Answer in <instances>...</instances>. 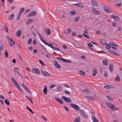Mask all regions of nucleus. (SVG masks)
<instances>
[{
	"mask_svg": "<svg viewBox=\"0 0 122 122\" xmlns=\"http://www.w3.org/2000/svg\"><path fill=\"white\" fill-rule=\"evenodd\" d=\"M89 100H94V98L92 97V96H85Z\"/></svg>",
	"mask_w": 122,
	"mask_h": 122,
	"instance_id": "obj_28",
	"label": "nucleus"
},
{
	"mask_svg": "<svg viewBox=\"0 0 122 122\" xmlns=\"http://www.w3.org/2000/svg\"><path fill=\"white\" fill-rule=\"evenodd\" d=\"M87 45L88 46V48L89 49H92L93 48V45L90 43L87 44Z\"/></svg>",
	"mask_w": 122,
	"mask_h": 122,
	"instance_id": "obj_27",
	"label": "nucleus"
},
{
	"mask_svg": "<svg viewBox=\"0 0 122 122\" xmlns=\"http://www.w3.org/2000/svg\"><path fill=\"white\" fill-rule=\"evenodd\" d=\"M25 97L27 99H28L30 101V100H31L32 99L31 98L29 97L26 96Z\"/></svg>",
	"mask_w": 122,
	"mask_h": 122,
	"instance_id": "obj_58",
	"label": "nucleus"
},
{
	"mask_svg": "<svg viewBox=\"0 0 122 122\" xmlns=\"http://www.w3.org/2000/svg\"><path fill=\"white\" fill-rule=\"evenodd\" d=\"M70 106L72 107L74 109L76 110H79L80 109L79 107L75 104H70Z\"/></svg>",
	"mask_w": 122,
	"mask_h": 122,
	"instance_id": "obj_6",
	"label": "nucleus"
},
{
	"mask_svg": "<svg viewBox=\"0 0 122 122\" xmlns=\"http://www.w3.org/2000/svg\"><path fill=\"white\" fill-rule=\"evenodd\" d=\"M42 117L43 118L45 121H47V120L46 118L44 116H42Z\"/></svg>",
	"mask_w": 122,
	"mask_h": 122,
	"instance_id": "obj_60",
	"label": "nucleus"
},
{
	"mask_svg": "<svg viewBox=\"0 0 122 122\" xmlns=\"http://www.w3.org/2000/svg\"><path fill=\"white\" fill-rule=\"evenodd\" d=\"M55 85H51L50 86V88H52L55 87Z\"/></svg>",
	"mask_w": 122,
	"mask_h": 122,
	"instance_id": "obj_61",
	"label": "nucleus"
},
{
	"mask_svg": "<svg viewBox=\"0 0 122 122\" xmlns=\"http://www.w3.org/2000/svg\"><path fill=\"white\" fill-rule=\"evenodd\" d=\"M5 102L7 105H9V100L7 99H5Z\"/></svg>",
	"mask_w": 122,
	"mask_h": 122,
	"instance_id": "obj_38",
	"label": "nucleus"
},
{
	"mask_svg": "<svg viewBox=\"0 0 122 122\" xmlns=\"http://www.w3.org/2000/svg\"><path fill=\"white\" fill-rule=\"evenodd\" d=\"M100 42L103 44L105 45L106 43V41L104 40L101 39Z\"/></svg>",
	"mask_w": 122,
	"mask_h": 122,
	"instance_id": "obj_37",
	"label": "nucleus"
},
{
	"mask_svg": "<svg viewBox=\"0 0 122 122\" xmlns=\"http://www.w3.org/2000/svg\"><path fill=\"white\" fill-rule=\"evenodd\" d=\"M65 92L67 94H71V93L68 92L67 90H66L65 91Z\"/></svg>",
	"mask_w": 122,
	"mask_h": 122,
	"instance_id": "obj_51",
	"label": "nucleus"
},
{
	"mask_svg": "<svg viewBox=\"0 0 122 122\" xmlns=\"http://www.w3.org/2000/svg\"><path fill=\"white\" fill-rule=\"evenodd\" d=\"M21 15L19 14H18V16L17 17L16 19L17 20H18L19 19H20V16Z\"/></svg>",
	"mask_w": 122,
	"mask_h": 122,
	"instance_id": "obj_50",
	"label": "nucleus"
},
{
	"mask_svg": "<svg viewBox=\"0 0 122 122\" xmlns=\"http://www.w3.org/2000/svg\"><path fill=\"white\" fill-rule=\"evenodd\" d=\"M22 86L27 91L28 93H30V91L28 88L23 83L22 84Z\"/></svg>",
	"mask_w": 122,
	"mask_h": 122,
	"instance_id": "obj_15",
	"label": "nucleus"
},
{
	"mask_svg": "<svg viewBox=\"0 0 122 122\" xmlns=\"http://www.w3.org/2000/svg\"><path fill=\"white\" fill-rule=\"evenodd\" d=\"M104 70V69L103 68H100V72L101 73H102L103 72V70Z\"/></svg>",
	"mask_w": 122,
	"mask_h": 122,
	"instance_id": "obj_56",
	"label": "nucleus"
},
{
	"mask_svg": "<svg viewBox=\"0 0 122 122\" xmlns=\"http://www.w3.org/2000/svg\"><path fill=\"white\" fill-rule=\"evenodd\" d=\"M92 11L94 14L97 15H99L98 12L94 8H93Z\"/></svg>",
	"mask_w": 122,
	"mask_h": 122,
	"instance_id": "obj_21",
	"label": "nucleus"
},
{
	"mask_svg": "<svg viewBox=\"0 0 122 122\" xmlns=\"http://www.w3.org/2000/svg\"><path fill=\"white\" fill-rule=\"evenodd\" d=\"M64 107L66 111H69V109L67 108L65 106H64Z\"/></svg>",
	"mask_w": 122,
	"mask_h": 122,
	"instance_id": "obj_52",
	"label": "nucleus"
},
{
	"mask_svg": "<svg viewBox=\"0 0 122 122\" xmlns=\"http://www.w3.org/2000/svg\"><path fill=\"white\" fill-rule=\"evenodd\" d=\"M115 80L117 81H120V77L118 75H117L115 78Z\"/></svg>",
	"mask_w": 122,
	"mask_h": 122,
	"instance_id": "obj_36",
	"label": "nucleus"
},
{
	"mask_svg": "<svg viewBox=\"0 0 122 122\" xmlns=\"http://www.w3.org/2000/svg\"><path fill=\"white\" fill-rule=\"evenodd\" d=\"M54 62L55 66L58 69H60L61 68V66L59 65L58 63L55 60L54 61Z\"/></svg>",
	"mask_w": 122,
	"mask_h": 122,
	"instance_id": "obj_18",
	"label": "nucleus"
},
{
	"mask_svg": "<svg viewBox=\"0 0 122 122\" xmlns=\"http://www.w3.org/2000/svg\"><path fill=\"white\" fill-rule=\"evenodd\" d=\"M109 43L111 46H114L115 44L114 43H113L112 42H110Z\"/></svg>",
	"mask_w": 122,
	"mask_h": 122,
	"instance_id": "obj_45",
	"label": "nucleus"
},
{
	"mask_svg": "<svg viewBox=\"0 0 122 122\" xmlns=\"http://www.w3.org/2000/svg\"><path fill=\"white\" fill-rule=\"evenodd\" d=\"M109 66L110 71L111 72H112L113 71V65L112 64L110 63L109 65Z\"/></svg>",
	"mask_w": 122,
	"mask_h": 122,
	"instance_id": "obj_13",
	"label": "nucleus"
},
{
	"mask_svg": "<svg viewBox=\"0 0 122 122\" xmlns=\"http://www.w3.org/2000/svg\"><path fill=\"white\" fill-rule=\"evenodd\" d=\"M25 10V9L23 8H21L20 10L19 13V14L21 15V14Z\"/></svg>",
	"mask_w": 122,
	"mask_h": 122,
	"instance_id": "obj_33",
	"label": "nucleus"
},
{
	"mask_svg": "<svg viewBox=\"0 0 122 122\" xmlns=\"http://www.w3.org/2000/svg\"><path fill=\"white\" fill-rule=\"evenodd\" d=\"M79 73L81 75L83 76H84L85 75V72L83 71H79Z\"/></svg>",
	"mask_w": 122,
	"mask_h": 122,
	"instance_id": "obj_41",
	"label": "nucleus"
},
{
	"mask_svg": "<svg viewBox=\"0 0 122 122\" xmlns=\"http://www.w3.org/2000/svg\"><path fill=\"white\" fill-rule=\"evenodd\" d=\"M79 19V17H76L74 20V21L75 22H77V21Z\"/></svg>",
	"mask_w": 122,
	"mask_h": 122,
	"instance_id": "obj_47",
	"label": "nucleus"
},
{
	"mask_svg": "<svg viewBox=\"0 0 122 122\" xmlns=\"http://www.w3.org/2000/svg\"><path fill=\"white\" fill-rule=\"evenodd\" d=\"M106 104L107 106L111 109H112L114 110H115L117 109V107L110 102H106Z\"/></svg>",
	"mask_w": 122,
	"mask_h": 122,
	"instance_id": "obj_2",
	"label": "nucleus"
},
{
	"mask_svg": "<svg viewBox=\"0 0 122 122\" xmlns=\"http://www.w3.org/2000/svg\"><path fill=\"white\" fill-rule=\"evenodd\" d=\"M36 11H33L30 12L27 15L28 17H31L35 15H36Z\"/></svg>",
	"mask_w": 122,
	"mask_h": 122,
	"instance_id": "obj_9",
	"label": "nucleus"
},
{
	"mask_svg": "<svg viewBox=\"0 0 122 122\" xmlns=\"http://www.w3.org/2000/svg\"><path fill=\"white\" fill-rule=\"evenodd\" d=\"M74 5L78 7H82L83 6L82 4L81 3H76L74 4Z\"/></svg>",
	"mask_w": 122,
	"mask_h": 122,
	"instance_id": "obj_34",
	"label": "nucleus"
},
{
	"mask_svg": "<svg viewBox=\"0 0 122 122\" xmlns=\"http://www.w3.org/2000/svg\"><path fill=\"white\" fill-rule=\"evenodd\" d=\"M55 99L58 102L61 104H62L63 103V102L59 98L56 97H55Z\"/></svg>",
	"mask_w": 122,
	"mask_h": 122,
	"instance_id": "obj_14",
	"label": "nucleus"
},
{
	"mask_svg": "<svg viewBox=\"0 0 122 122\" xmlns=\"http://www.w3.org/2000/svg\"><path fill=\"white\" fill-rule=\"evenodd\" d=\"M32 71L34 73L38 74H39L40 72L38 69L36 68H34L32 70Z\"/></svg>",
	"mask_w": 122,
	"mask_h": 122,
	"instance_id": "obj_12",
	"label": "nucleus"
},
{
	"mask_svg": "<svg viewBox=\"0 0 122 122\" xmlns=\"http://www.w3.org/2000/svg\"><path fill=\"white\" fill-rule=\"evenodd\" d=\"M41 72L44 75L47 76H48L50 75V74L49 73L47 72L46 71H43L42 70H41Z\"/></svg>",
	"mask_w": 122,
	"mask_h": 122,
	"instance_id": "obj_19",
	"label": "nucleus"
},
{
	"mask_svg": "<svg viewBox=\"0 0 122 122\" xmlns=\"http://www.w3.org/2000/svg\"><path fill=\"white\" fill-rule=\"evenodd\" d=\"M32 41V39L31 38H30L28 40V44H30L31 42Z\"/></svg>",
	"mask_w": 122,
	"mask_h": 122,
	"instance_id": "obj_46",
	"label": "nucleus"
},
{
	"mask_svg": "<svg viewBox=\"0 0 122 122\" xmlns=\"http://www.w3.org/2000/svg\"><path fill=\"white\" fill-rule=\"evenodd\" d=\"M61 98L63 99L66 102L69 103L71 102V100L69 98H67L63 96Z\"/></svg>",
	"mask_w": 122,
	"mask_h": 122,
	"instance_id": "obj_8",
	"label": "nucleus"
},
{
	"mask_svg": "<svg viewBox=\"0 0 122 122\" xmlns=\"http://www.w3.org/2000/svg\"><path fill=\"white\" fill-rule=\"evenodd\" d=\"M106 97H107V99L110 101H111L113 99L111 96H106Z\"/></svg>",
	"mask_w": 122,
	"mask_h": 122,
	"instance_id": "obj_40",
	"label": "nucleus"
},
{
	"mask_svg": "<svg viewBox=\"0 0 122 122\" xmlns=\"http://www.w3.org/2000/svg\"><path fill=\"white\" fill-rule=\"evenodd\" d=\"M92 119L93 122H99L96 119V117L93 116H92Z\"/></svg>",
	"mask_w": 122,
	"mask_h": 122,
	"instance_id": "obj_25",
	"label": "nucleus"
},
{
	"mask_svg": "<svg viewBox=\"0 0 122 122\" xmlns=\"http://www.w3.org/2000/svg\"><path fill=\"white\" fill-rule=\"evenodd\" d=\"M104 10L106 12L108 13L112 12L111 10L110 9L109 7L107 6H105L103 7Z\"/></svg>",
	"mask_w": 122,
	"mask_h": 122,
	"instance_id": "obj_4",
	"label": "nucleus"
},
{
	"mask_svg": "<svg viewBox=\"0 0 122 122\" xmlns=\"http://www.w3.org/2000/svg\"><path fill=\"white\" fill-rule=\"evenodd\" d=\"M71 13L72 15H74L75 13V11H72L71 12Z\"/></svg>",
	"mask_w": 122,
	"mask_h": 122,
	"instance_id": "obj_62",
	"label": "nucleus"
},
{
	"mask_svg": "<svg viewBox=\"0 0 122 122\" xmlns=\"http://www.w3.org/2000/svg\"><path fill=\"white\" fill-rule=\"evenodd\" d=\"M47 30H46V29H44V30L46 32V34L47 35H49L50 34V30L48 28L47 29Z\"/></svg>",
	"mask_w": 122,
	"mask_h": 122,
	"instance_id": "obj_20",
	"label": "nucleus"
},
{
	"mask_svg": "<svg viewBox=\"0 0 122 122\" xmlns=\"http://www.w3.org/2000/svg\"><path fill=\"white\" fill-rule=\"evenodd\" d=\"M56 58L60 60L61 61L65 62L70 63L71 62V61L65 59H64L63 58L59 57H57Z\"/></svg>",
	"mask_w": 122,
	"mask_h": 122,
	"instance_id": "obj_7",
	"label": "nucleus"
},
{
	"mask_svg": "<svg viewBox=\"0 0 122 122\" xmlns=\"http://www.w3.org/2000/svg\"><path fill=\"white\" fill-rule=\"evenodd\" d=\"M64 86L66 87L67 88H69V86L67 84H64Z\"/></svg>",
	"mask_w": 122,
	"mask_h": 122,
	"instance_id": "obj_59",
	"label": "nucleus"
},
{
	"mask_svg": "<svg viewBox=\"0 0 122 122\" xmlns=\"http://www.w3.org/2000/svg\"><path fill=\"white\" fill-rule=\"evenodd\" d=\"M10 40L9 42V45L11 47H12L15 45V43L11 38H10Z\"/></svg>",
	"mask_w": 122,
	"mask_h": 122,
	"instance_id": "obj_5",
	"label": "nucleus"
},
{
	"mask_svg": "<svg viewBox=\"0 0 122 122\" xmlns=\"http://www.w3.org/2000/svg\"><path fill=\"white\" fill-rule=\"evenodd\" d=\"M81 114L82 116H84L85 117L87 118L88 116L87 113H85L84 111L82 110H81L80 111Z\"/></svg>",
	"mask_w": 122,
	"mask_h": 122,
	"instance_id": "obj_10",
	"label": "nucleus"
},
{
	"mask_svg": "<svg viewBox=\"0 0 122 122\" xmlns=\"http://www.w3.org/2000/svg\"><path fill=\"white\" fill-rule=\"evenodd\" d=\"M45 44H46V45H47V46H49V47H51L52 48V47H53V46L52 45H51V44H49V43H47V42H46L45 41L43 43Z\"/></svg>",
	"mask_w": 122,
	"mask_h": 122,
	"instance_id": "obj_30",
	"label": "nucleus"
},
{
	"mask_svg": "<svg viewBox=\"0 0 122 122\" xmlns=\"http://www.w3.org/2000/svg\"><path fill=\"white\" fill-rule=\"evenodd\" d=\"M110 46H111L110 45H109L108 43H107L106 44V48L107 49H109L111 47Z\"/></svg>",
	"mask_w": 122,
	"mask_h": 122,
	"instance_id": "obj_39",
	"label": "nucleus"
},
{
	"mask_svg": "<svg viewBox=\"0 0 122 122\" xmlns=\"http://www.w3.org/2000/svg\"><path fill=\"white\" fill-rule=\"evenodd\" d=\"M61 89V87L60 85H58L57 86V91L60 92Z\"/></svg>",
	"mask_w": 122,
	"mask_h": 122,
	"instance_id": "obj_29",
	"label": "nucleus"
},
{
	"mask_svg": "<svg viewBox=\"0 0 122 122\" xmlns=\"http://www.w3.org/2000/svg\"><path fill=\"white\" fill-rule=\"evenodd\" d=\"M104 88L108 89L113 88V87L111 85H107L104 86Z\"/></svg>",
	"mask_w": 122,
	"mask_h": 122,
	"instance_id": "obj_17",
	"label": "nucleus"
},
{
	"mask_svg": "<svg viewBox=\"0 0 122 122\" xmlns=\"http://www.w3.org/2000/svg\"><path fill=\"white\" fill-rule=\"evenodd\" d=\"M36 43V41L35 40H34L33 41V44L34 45H35Z\"/></svg>",
	"mask_w": 122,
	"mask_h": 122,
	"instance_id": "obj_54",
	"label": "nucleus"
},
{
	"mask_svg": "<svg viewBox=\"0 0 122 122\" xmlns=\"http://www.w3.org/2000/svg\"><path fill=\"white\" fill-rule=\"evenodd\" d=\"M11 79L13 82L14 84L16 86L18 89L22 93L23 92V91L22 89L20 88V86H19L16 81L14 79V78L12 77L11 78Z\"/></svg>",
	"mask_w": 122,
	"mask_h": 122,
	"instance_id": "obj_1",
	"label": "nucleus"
},
{
	"mask_svg": "<svg viewBox=\"0 0 122 122\" xmlns=\"http://www.w3.org/2000/svg\"><path fill=\"white\" fill-rule=\"evenodd\" d=\"M97 72V69L94 68L93 69V72H92V76H94L96 75Z\"/></svg>",
	"mask_w": 122,
	"mask_h": 122,
	"instance_id": "obj_23",
	"label": "nucleus"
},
{
	"mask_svg": "<svg viewBox=\"0 0 122 122\" xmlns=\"http://www.w3.org/2000/svg\"><path fill=\"white\" fill-rule=\"evenodd\" d=\"M72 35L73 36H75L76 35V33L75 31H73L72 33Z\"/></svg>",
	"mask_w": 122,
	"mask_h": 122,
	"instance_id": "obj_64",
	"label": "nucleus"
},
{
	"mask_svg": "<svg viewBox=\"0 0 122 122\" xmlns=\"http://www.w3.org/2000/svg\"><path fill=\"white\" fill-rule=\"evenodd\" d=\"M42 36L41 35H40V38L41 39V41L43 42H44L45 41H44L43 39L42 38Z\"/></svg>",
	"mask_w": 122,
	"mask_h": 122,
	"instance_id": "obj_48",
	"label": "nucleus"
},
{
	"mask_svg": "<svg viewBox=\"0 0 122 122\" xmlns=\"http://www.w3.org/2000/svg\"><path fill=\"white\" fill-rule=\"evenodd\" d=\"M104 76H105L106 77H107L108 76V74L107 73H105L104 74Z\"/></svg>",
	"mask_w": 122,
	"mask_h": 122,
	"instance_id": "obj_63",
	"label": "nucleus"
},
{
	"mask_svg": "<svg viewBox=\"0 0 122 122\" xmlns=\"http://www.w3.org/2000/svg\"><path fill=\"white\" fill-rule=\"evenodd\" d=\"M91 4L93 7H97L98 3L96 1H92L91 2Z\"/></svg>",
	"mask_w": 122,
	"mask_h": 122,
	"instance_id": "obj_11",
	"label": "nucleus"
},
{
	"mask_svg": "<svg viewBox=\"0 0 122 122\" xmlns=\"http://www.w3.org/2000/svg\"><path fill=\"white\" fill-rule=\"evenodd\" d=\"M14 14L13 13L12 14L10 15L8 17L9 19L10 20H11L13 19L14 17Z\"/></svg>",
	"mask_w": 122,
	"mask_h": 122,
	"instance_id": "obj_22",
	"label": "nucleus"
},
{
	"mask_svg": "<svg viewBox=\"0 0 122 122\" xmlns=\"http://www.w3.org/2000/svg\"><path fill=\"white\" fill-rule=\"evenodd\" d=\"M8 53H7V51H6L5 52V56L6 57H7L8 56Z\"/></svg>",
	"mask_w": 122,
	"mask_h": 122,
	"instance_id": "obj_53",
	"label": "nucleus"
},
{
	"mask_svg": "<svg viewBox=\"0 0 122 122\" xmlns=\"http://www.w3.org/2000/svg\"><path fill=\"white\" fill-rule=\"evenodd\" d=\"M30 11V10H29L28 9L26 10L25 12V13L26 14L29 12Z\"/></svg>",
	"mask_w": 122,
	"mask_h": 122,
	"instance_id": "obj_57",
	"label": "nucleus"
},
{
	"mask_svg": "<svg viewBox=\"0 0 122 122\" xmlns=\"http://www.w3.org/2000/svg\"><path fill=\"white\" fill-rule=\"evenodd\" d=\"M21 34V31L20 30H19L16 33V35L18 37H20Z\"/></svg>",
	"mask_w": 122,
	"mask_h": 122,
	"instance_id": "obj_24",
	"label": "nucleus"
},
{
	"mask_svg": "<svg viewBox=\"0 0 122 122\" xmlns=\"http://www.w3.org/2000/svg\"><path fill=\"white\" fill-rule=\"evenodd\" d=\"M3 46L2 44L0 43V51H1L3 49Z\"/></svg>",
	"mask_w": 122,
	"mask_h": 122,
	"instance_id": "obj_42",
	"label": "nucleus"
},
{
	"mask_svg": "<svg viewBox=\"0 0 122 122\" xmlns=\"http://www.w3.org/2000/svg\"><path fill=\"white\" fill-rule=\"evenodd\" d=\"M104 65H107V61L106 59H104L102 61Z\"/></svg>",
	"mask_w": 122,
	"mask_h": 122,
	"instance_id": "obj_32",
	"label": "nucleus"
},
{
	"mask_svg": "<svg viewBox=\"0 0 122 122\" xmlns=\"http://www.w3.org/2000/svg\"><path fill=\"white\" fill-rule=\"evenodd\" d=\"M110 52H111L112 53H113V54L115 55H116V56H119V55L117 53H116L114 51L111 50H110Z\"/></svg>",
	"mask_w": 122,
	"mask_h": 122,
	"instance_id": "obj_31",
	"label": "nucleus"
},
{
	"mask_svg": "<svg viewBox=\"0 0 122 122\" xmlns=\"http://www.w3.org/2000/svg\"><path fill=\"white\" fill-rule=\"evenodd\" d=\"M43 92L45 94H46L47 93V89L46 86H44V88L43 90Z\"/></svg>",
	"mask_w": 122,
	"mask_h": 122,
	"instance_id": "obj_26",
	"label": "nucleus"
},
{
	"mask_svg": "<svg viewBox=\"0 0 122 122\" xmlns=\"http://www.w3.org/2000/svg\"><path fill=\"white\" fill-rule=\"evenodd\" d=\"M83 91L84 92H86L87 93L90 92V91L88 90L87 89L85 88L83 90Z\"/></svg>",
	"mask_w": 122,
	"mask_h": 122,
	"instance_id": "obj_44",
	"label": "nucleus"
},
{
	"mask_svg": "<svg viewBox=\"0 0 122 122\" xmlns=\"http://www.w3.org/2000/svg\"><path fill=\"white\" fill-rule=\"evenodd\" d=\"M83 32L84 33L82 34V35L85 37L89 38V37L86 35H88V30L87 28L85 27L84 29Z\"/></svg>",
	"mask_w": 122,
	"mask_h": 122,
	"instance_id": "obj_3",
	"label": "nucleus"
},
{
	"mask_svg": "<svg viewBox=\"0 0 122 122\" xmlns=\"http://www.w3.org/2000/svg\"><path fill=\"white\" fill-rule=\"evenodd\" d=\"M74 122H81L80 118H76L74 120Z\"/></svg>",
	"mask_w": 122,
	"mask_h": 122,
	"instance_id": "obj_35",
	"label": "nucleus"
},
{
	"mask_svg": "<svg viewBox=\"0 0 122 122\" xmlns=\"http://www.w3.org/2000/svg\"><path fill=\"white\" fill-rule=\"evenodd\" d=\"M53 49H54L56 51H60V50H59V49L57 48H55L54 47H53L52 48Z\"/></svg>",
	"mask_w": 122,
	"mask_h": 122,
	"instance_id": "obj_49",
	"label": "nucleus"
},
{
	"mask_svg": "<svg viewBox=\"0 0 122 122\" xmlns=\"http://www.w3.org/2000/svg\"><path fill=\"white\" fill-rule=\"evenodd\" d=\"M33 52L34 53L36 54L37 52V50L36 49H35L33 50Z\"/></svg>",
	"mask_w": 122,
	"mask_h": 122,
	"instance_id": "obj_55",
	"label": "nucleus"
},
{
	"mask_svg": "<svg viewBox=\"0 0 122 122\" xmlns=\"http://www.w3.org/2000/svg\"><path fill=\"white\" fill-rule=\"evenodd\" d=\"M111 17L112 18H113L116 21L118 20L119 19V18L118 16L114 15H111Z\"/></svg>",
	"mask_w": 122,
	"mask_h": 122,
	"instance_id": "obj_16",
	"label": "nucleus"
},
{
	"mask_svg": "<svg viewBox=\"0 0 122 122\" xmlns=\"http://www.w3.org/2000/svg\"><path fill=\"white\" fill-rule=\"evenodd\" d=\"M26 108L27 109L32 113L33 114L34 113V112L32 111V110L31 109L29 108L28 107H26Z\"/></svg>",
	"mask_w": 122,
	"mask_h": 122,
	"instance_id": "obj_43",
	"label": "nucleus"
}]
</instances>
